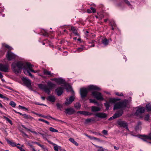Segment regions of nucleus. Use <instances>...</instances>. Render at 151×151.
Here are the masks:
<instances>
[{"mask_svg":"<svg viewBox=\"0 0 151 151\" xmlns=\"http://www.w3.org/2000/svg\"><path fill=\"white\" fill-rule=\"evenodd\" d=\"M27 65V62L18 61L13 63L12 65V68L13 71L17 74L20 73L22 69H23L24 70L26 68Z\"/></svg>","mask_w":151,"mask_h":151,"instance_id":"obj_1","label":"nucleus"},{"mask_svg":"<svg viewBox=\"0 0 151 151\" xmlns=\"http://www.w3.org/2000/svg\"><path fill=\"white\" fill-rule=\"evenodd\" d=\"M101 89L96 86L90 85L87 88H83L80 89V94L82 98L86 97L88 93L90 91L92 90H100Z\"/></svg>","mask_w":151,"mask_h":151,"instance_id":"obj_2","label":"nucleus"},{"mask_svg":"<svg viewBox=\"0 0 151 151\" xmlns=\"http://www.w3.org/2000/svg\"><path fill=\"white\" fill-rule=\"evenodd\" d=\"M47 85L45 84H39L38 85L39 88L43 90L48 94H50V91L55 86V85L50 81L47 82Z\"/></svg>","mask_w":151,"mask_h":151,"instance_id":"obj_3","label":"nucleus"},{"mask_svg":"<svg viewBox=\"0 0 151 151\" xmlns=\"http://www.w3.org/2000/svg\"><path fill=\"white\" fill-rule=\"evenodd\" d=\"M128 101L125 100L122 102H119L116 104L114 106V109L115 110L124 108L127 105Z\"/></svg>","mask_w":151,"mask_h":151,"instance_id":"obj_4","label":"nucleus"},{"mask_svg":"<svg viewBox=\"0 0 151 151\" xmlns=\"http://www.w3.org/2000/svg\"><path fill=\"white\" fill-rule=\"evenodd\" d=\"M91 95L98 100L101 101L104 99V98L101 93L96 91H93L91 93Z\"/></svg>","mask_w":151,"mask_h":151,"instance_id":"obj_5","label":"nucleus"},{"mask_svg":"<svg viewBox=\"0 0 151 151\" xmlns=\"http://www.w3.org/2000/svg\"><path fill=\"white\" fill-rule=\"evenodd\" d=\"M9 69V67L7 65L0 64V70L5 72H7Z\"/></svg>","mask_w":151,"mask_h":151,"instance_id":"obj_6","label":"nucleus"},{"mask_svg":"<svg viewBox=\"0 0 151 151\" xmlns=\"http://www.w3.org/2000/svg\"><path fill=\"white\" fill-rule=\"evenodd\" d=\"M16 56L14 55V53L10 51H9L7 53L6 55V57L9 60H10L12 59H14Z\"/></svg>","mask_w":151,"mask_h":151,"instance_id":"obj_7","label":"nucleus"},{"mask_svg":"<svg viewBox=\"0 0 151 151\" xmlns=\"http://www.w3.org/2000/svg\"><path fill=\"white\" fill-rule=\"evenodd\" d=\"M145 111V108L144 107L139 108L137 110L135 114L138 116H139L140 117H142L141 115L142 114L144 113Z\"/></svg>","mask_w":151,"mask_h":151,"instance_id":"obj_8","label":"nucleus"},{"mask_svg":"<svg viewBox=\"0 0 151 151\" xmlns=\"http://www.w3.org/2000/svg\"><path fill=\"white\" fill-rule=\"evenodd\" d=\"M118 124L121 127H123L126 128L128 131H129L127 127V123L124 121H119L118 122Z\"/></svg>","mask_w":151,"mask_h":151,"instance_id":"obj_9","label":"nucleus"},{"mask_svg":"<svg viewBox=\"0 0 151 151\" xmlns=\"http://www.w3.org/2000/svg\"><path fill=\"white\" fill-rule=\"evenodd\" d=\"M22 80L26 86L28 87H30L31 86V82L30 80L28 78H23Z\"/></svg>","mask_w":151,"mask_h":151,"instance_id":"obj_10","label":"nucleus"},{"mask_svg":"<svg viewBox=\"0 0 151 151\" xmlns=\"http://www.w3.org/2000/svg\"><path fill=\"white\" fill-rule=\"evenodd\" d=\"M33 66L30 63H27V65L26 66V68H27L28 69L32 72L36 73L37 72H39L40 71L39 70H38L36 71H35L32 69V67Z\"/></svg>","mask_w":151,"mask_h":151,"instance_id":"obj_11","label":"nucleus"},{"mask_svg":"<svg viewBox=\"0 0 151 151\" xmlns=\"http://www.w3.org/2000/svg\"><path fill=\"white\" fill-rule=\"evenodd\" d=\"M123 113V111L121 110L115 113L112 116V117L115 119L119 117L122 115Z\"/></svg>","mask_w":151,"mask_h":151,"instance_id":"obj_12","label":"nucleus"},{"mask_svg":"<svg viewBox=\"0 0 151 151\" xmlns=\"http://www.w3.org/2000/svg\"><path fill=\"white\" fill-rule=\"evenodd\" d=\"M96 116L100 118H104L107 116L106 114L102 113H98L95 114Z\"/></svg>","mask_w":151,"mask_h":151,"instance_id":"obj_13","label":"nucleus"},{"mask_svg":"<svg viewBox=\"0 0 151 151\" xmlns=\"http://www.w3.org/2000/svg\"><path fill=\"white\" fill-rule=\"evenodd\" d=\"M63 88L59 87L56 89L55 91L58 96L61 95L62 94L63 92Z\"/></svg>","mask_w":151,"mask_h":151,"instance_id":"obj_14","label":"nucleus"},{"mask_svg":"<svg viewBox=\"0 0 151 151\" xmlns=\"http://www.w3.org/2000/svg\"><path fill=\"white\" fill-rule=\"evenodd\" d=\"M142 137L141 139L145 141H147L148 140H151V133L148 136L145 135L141 136Z\"/></svg>","mask_w":151,"mask_h":151,"instance_id":"obj_15","label":"nucleus"},{"mask_svg":"<svg viewBox=\"0 0 151 151\" xmlns=\"http://www.w3.org/2000/svg\"><path fill=\"white\" fill-rule=\"evenodd\" d=\"M65 113L70 114H73L75 111V110L72 108H68L65 109Z\"/></svg>","mask_w":151,"mask_h":151,"instance_id":"obj_16","label":"nucleus"},{"mask_svg":"<svg viewBox=\"0 0 151 151\" xmlns=\"http://www.w3.org/2000/svg\"><path fill=\"white\" fill-rule=\"evenodd\" d=\"M51 80L54 81L56 83H59V84L63 83L65 82L64 80L61 78H55L51 79Z\"/></svg>","mask_w":151,"mask_h":151,"instance_id":"obj_17","label":"nucleus"},{"mask_svg":"<svg viewBox=\"0 0 151 151\" xmlns=\"http://www.w3.org/2000/svg\"><path fill=\"white\" fill-rule=\"evenodd\" d=\"M43 73L45 75L48 76L49 77H53V73H51L50 71L46 70L44 69L43 71Z\"/></svg>","mask_w":151,"mask_h":151,"instance_id":"obj_18","label":"nucleus"},{"mask_svg":"<svg viewBox=\"0 0 151 151\" xmlns=\"http://www.w3.org/2000/svg\"><path fill=\"white\" fill-rule=\"evenodd\" d=\"M47 100L51 102H54L55 101V97L53 96H49L47 98Z\"/></svg>","mask_w":151,"mask_h":151,"instance_id":"obj_19","label":"nucleus"},{"mask_svg":"<svg viewBox=\"0 0 151 151\" xmlns=\"http://www.w3.org/2000/svg\"><path fill=\"white\" fill-rule=\"evenodd\" d=\"M27 68H26L24 70V73L27 75H28L30 76L31 77L33 78L34 77L33 75H32L31 73L29 70H28Z\"/></svg>","mask_w":151,"mask_h":151,"instance_id":"obj_20","label":"nucleus"},{"mask_svg":"<svg viewBox=\"0 0 151 151\" xmlns=\"http://www.w3.org/2000/svg\"><path fill=\"white\" fill-rule=\"evenodd\" d=\"M71 30L76 35H79V34L77 32V30L75 29L74 27H71Z\"/></svg>","mask_w":151,"mask_h":151,"instance_id":"obj_21","label":"nucleus"},{"mask_svg":"<svg viewBox=\"0 0 151 151\" xmlns=\"http://www.w3.org/2000/svg\"><path fill=\"white\" fill-rule=\"evenodd\" d=\"M100 108L96 106H92L91 107V111L93 112L97 111L100 110Z\"/></svg>","mask_w":151,"mask_h":151,"instance_id":"obj_22","label":"nucleus"},{"mask_svg":"<svg viewBox=\"0 0 151 151\" xmlns=\"http://www.w3.org/2000/svg\"><path fill=\"white\" fill-rule=\"evenodd\" d=\"M7 142L8 144L10 145L12 147H15L16 146V143L12 141H10L8 139L7 140Z\"/></svg>","mask_w":151,"mask_h":151,"instance_id":"obj_23","label":"nucleus"},{"mask_svg":"<svg viewBox=\"0 0 151 151\" xmlns=\"http://www.w3.org/2000/svg\"><path fill=\"white\" fill-rule=\"evenodd\" d=\"M85 48L84 46L82 45L80 47H78L77 50H75V52H79L82 51Z\"/></svg>","mask_w":151,"mask_h":151,"instance_id":"obj_24","label":"nucleus"},{"mask_svg":"<svg viewBox=\"0 0 151 151\" xmlns=\"http://www.w3.org/2000/svg\"><path fill=\"white\" fill-rule=\"evenodd\" d=\"M23 117L24 118L27 119H29L30 120H32V119H33L32 117L30 116L29 115L25 114H24V115H23Z\"/></svg>","mask_w":151,"mask_h":151,"instance_id":"obj_25","label":"nucleus"},{"mask_svg":"<svg viewBox=\"0 0 151 151\" xmlns=\"http://www.w3.org/2000/svg\"><path fill=\"white\" fill-rule=\"evenodd\" d=\"M102 42L104 45L106 46L108 44L109 41L106 38H104L102 40Z\"/></svg>","mask_w":151,"mask_h":151,"instance_id":"obj_26","label":"nucleus"},{"mask_svg":"<svg viewBox=\"0 0 151 151\" xmlns=\"http://www.w3.org/2000/svg\"><path fill=\"white\" fill-rule=\"evenodd\" d=\"M146 108L147 111H151V103L146 105Z\"/></svg>","mask_w":151,"mask_h":151,"instance_id":"obj_27","label":"nucleus"},{"mask_svg":"<svg viewBox=\"0 0 151 151\" xmlns=\"http://www.w3.org/2000/svg\"><path fill=\"white\" fill-rule=\"evenodd\" d=\"M55 145L54 147V149L55 151H58V150L61 149V147L59 146H58L57 145L54 144Z\"/></svg>","mask_w":151,"mask_h":151,"instance_id":"obj_28","label":"nucleus"},{"mask_svg":"<svg viewBox=\"0 0 151 151\" xmlns=\"http://www.w3.org/2000/svg\"><path fill=\"white\" fill-rule=\"evenodd\" d=\"M95 146L97 147L98 148V149L97 150V151H106L105 150H106L105 149L103 148L102 147H99L98 146H97V145H94Z\"/></svg>","mask_w":151,"mask_h":151,"instance_id":"obj_29","label":"nucleus"},{"mask_svg":"<svg viewBox=\"0 0 151 151\" xmlns=\"http://www.w3.org/2000/svg\"><path fill=\"white\" fill-rule=\"evenodd\" d=\"M22 127H23V128L25 129H26V130H28V131H30L31 132L34 133V134H38L35 131H32L31 130H30V129H28L27 128V127H25L24 125H22Z\"/></svg>","mask_w":151,"mask_h":151,"instance_id":"obj_30","label":"nucleus"},{"mask_svg":"<svg viewBox=\"0 0 151 151\" xmlns=\"http://www.w3.org/2000/svg\"><path fill=\"white\" fill-rule=\"evenodd\" d=\"M64 88L66 89L67 90H68L71 89V87L70 85L68 84H66L65 85Z\"/></svg>","mask_w":151,"mask_h":151,"instance_id":"obj_31","label":"nucleus"},{"mask_svg":"<svg viewBox=\"0 0 151 151\" xmlns=\"http://www.w3.org/2000/svg\"><path fill=\"white\" fill-rule=\"evenodd\" d=\"M85 116H91L92 114V113L86 111H83V114Z\"/></svg>","mask_w":151,"mask_h":151,"instance_id":"obj_32","label":"nucleus"},{"mask_svg":"<svg viewBox=\"0 0 151 151\" xmlns=\"http://www.w3.org/2000/svg\"><path fill=\"white\" fill-rule=\"evenodd\" d=\"M75 108L77 109H80L81 105L78 103H77L74 105Z\"/></svg>","mask_w":151,"mask_h":151,"instance_id":"obj_33","label":"nucleus"},{"mask_svg":"<svg viewBox=\"0 0 151 151\" xmlns=\"http://www.w3.org/2000/svg\"><path fill=\"white\" fill-rule=\"evenodd\" d=\"M4 119H5L11 125H12V121L10 120L9 118L5 116H4Z\"/></svg>","mask_w":151,"mask_h":151,"instance_id":"obj_34","label":"nucleus"},{"mask_svg":"<svg viewBox=\"0 0 151 151\" xmlns=\"http://www.w3.org/2000/svg\"><path fill=\"white\" fill-rule=\"evenodd\" d=\"M50 130L52 132H58V130L57 129H55L54 128L50 127L49 128Z\"/></svg>","mask_w":151,"mask_h":151,"instance_id":"obj_35","label":"nucleus"},{"mask_svg":"<svg viewBox=\"0 0 151 151\" xmlns=\"http://www.w3.org/2000/svg\"><path fill=\"white\" fill-rule=\"evenodd\" d=\"M89 101L90 102L93 103L95 104H96L98 105H99V104L98 102L96 101L95 99H90Z\"/></svg>","mask_w":151,"mask_h":151,"instance_id":"obj_36","label":"nucleus"},{"mask_svg":"<svg viewBox=\"0 0 151 151\" xmlns=\"http://www.w3.org/2000/svg\"><path fill=\"white\" fill-rule=\"evenodd\" d=\"M118 100V99H110L109 101L111 103H114Z\"/></svg>","mask_w":151,"mask_h":151,"instance_id":"obj_37","label":"nucleus"},{"mask_svg":"<svg viewBox=\"0 0 151 151\" xmlns=\"http://www.w3.org/2000/svg\"><path fill=\"white\" fill-rule=\"evenodd\" d=\"M104 105L106 107V109L107 110L109 108V104L108 102H106L104 104Z\"/></svg>","mask_w":151,"mask_h":151,"instance_id":"obj_38","label":"nucleus"},{"mask_svg":"<svg viewBox=\"0 0 151 151\" xmlns=\"http://www.w3.org/2000/svg\"><path fill=\"white\" fill-rule=\"evenodd\" d=\"M140 124V122H139L138 123V125L136 126L135 127V129L137 130H140L141 129V127L139 125Z\"/></svg>","mask_w":151,"mask_h":151,"instance_id":"obj_39","label":"nucleus"},{"mask_svg":"<svg viewBox=\"0 0 151 151\" xmlns=\"http://www.w3.org/2000/svg\"><path fill=\"white\" fill-rule=\"evenodd\" d=\"M9 104L13 107H15L16 105L15 103L13 101H11L9 103Z\"/></svg>","mask_w":151,"mask_h":151,"instance_id":"obj_40","label":"nucleus"},{"mask_svg":"<svg viewBox=\"0 0 151 151\" xmlns=\"http://www.w3.org/2000/svg\"><path fill=\"white\" fill-rule=\"evenodd\" d=\"M69 100L70 103H71L74 100V98L73 96H72L69 98Z\"/></svg>","mask_w":151,"mask_h":151,"instance_id":"obj_41","label":"nucleus"},{"mask_svg":"<svg viewBox=\"0 0 151 151\" xmlns=\"http://www.w3.org/2000/svg\"><path fill=\"white\" fill-rule=\"evenodd\" d=\"M93 120V119H87L85 120L86 123H88L90 122L91 121Z\"/></svg>","mask_w":151,"mask_h":151,"instance_id":"obj_42","label":"nucleus"},{"mask_svg":"<svg viewBox=\"0 0 151 151\" xmlns=\"http://www.w3.org/2000/svg\"><path fill=\"white\" fill-rule=\"evenodd\" d=\"M102 133L105 135H108V131L106 130H104L102 131Z\"/></svg>","mask_w":151,"mask_h":151,"instance_id":"obj_43","label":"nucleus"},{"mask_svg":"<svg viewBox=\"0 0 151 151\" xmlns=\"http://www.w3.org/2000/svg\"><path fill=\"white\" fill-rule=\"evenodd\" d=\"M42 146H40V147L42 148V149L44 151H47L48 150L47 148L46 147H44V146L43 145H41Z\"/></svg>","mask_w":151,"mask_h":151,"instance_id":"obj_44","label":"nucleus"},{"mask_svg":"<svg viewBox=\"0 0 151 151\" xmlns=\"http://www.w3.org/2000/svg\"><path fill=\"white\" fill-rule=\"evenodd\" d=\"M115 94L116 95H118L119 96H123V94L122 93H119L118 92H116Z\"/></svg>","mask_w":151,"mask_h":151,"instance_id":"obj_45","label":"nucleus"},{"mask_svg":"<svg viewBox=\"0 0 151 151\" xmlns=\"http://www.w3.org/2000/svg\"><path fill=\"white\" fill-rule=\"evenodd\" d=\"M71 103H70V101H69V100L67 99L65 101V104L66 105H68L69 104H70Z\"/></svg>","mask_w":151,"mask_h":151,"instance_id":"obj_46","label":"nucleus"},{"mask_svg":"<svg viewBox=\"0 0 151 151\" xmlns=\"http://www.w3.org/2000/svg\"><path fill=\"white\" fill-rule=\"evenodd\" d=\"M150 116L149 114L146 115L145 117V119L146 120H148Z\"/></svg>","mask_w":151,"mask_h":151,"instance_id":"obj_47","label":"nucleus"},{"mask_svg":"<svg viewBox=\"0 0 151 151\" xmlns=\"http://www.w3.org/2000/svg\"><path fill=\"white\" fill-rule=\"evenodd\" d=\"M69 140L73 143L75 142L74 139L72 138H69Z\"/></svg>","mask_w":151,"mask_h":151,"instance_id":"obj_48","label":"nucleus"},{"mask_svg":"<svg viewBox=\"0 0 151 151\" xmlns=\"http://www.w3.org/2000/svg\"><path fill=\"white\" fill-rule=\"evenodd\" d=\"M56 106L58 109H60L61 107V105L59 103H57L56 104Z\"/></svg>","mask_w":151,"mask_h":151,"instance_id":"obj_49","label":"nucleus"},{"mask_svg":"<svg viewBox=\"0 0 151 151\" xmlns=\"http://www.w3.org/2000/svg\"><path fill=\"white\" fill-rule=\"evenodd\" d=\"M38 115L40 116H41L45 118H47L48 119H49V118H47V116H45L41 114H39Z\"/></svg>","mask_w":151,"mask_h":151,"instance_id":"obj_50","label":"nucleus"},{"mask_svg":"<svg viewBox=\"0 0 151 151\" xmlns=\"http://www.w3.org/2000/svg\"><path fill=\"white\" fill-rule=\"evenodd\" d=\"M19 109H25L27 110V108H26L24 106H22L20 105H19Z\"/></svg>","mask_w":151,"mask_h":151,"instance_id":"obj_51","label":"nucleus"},{"mask_svg":"<svg viewBox=\"0 0 151 151\" xmlns=\"http://www.w3.org/2000/svg\"><path fill=\"white\" fill-rule=\"evenodd\" d=\"M5 47H6L9 49V50H11L12 49V47L8 45H6Z\"/></svg>","mask_w":151,"mask_h":151,"instance_id":"obj_52","label":"nucleus"},{"mask_svg":"<svg viewBox=\"0 0 151 151\" xmlns=\"http://www.w3.org/2000/svg\"><path fill=\"white\" fill-rule=\"evenodd\" d=\"M32 143L33 144H36L37 145H38V146H40V147L41 146V145H41V144H40V143H39L37 142H32Z\"/></svg>","mask_w":151,"mask_h":151,"instance_id":"obj_53","label":"nucleus"},{"mask_svg":"<svg viewBox=\"0 0 151 151\" xmlns=\"http://www.w3.org/2000/svg\"><path fill=\"white\" fill-rule=\"evenodd\" d=\"M90 9L92 11V12L93 13H95L96 12V9L93 7H91Z\"/></svg>","mask_w":151,"mask_h":151,"instance_id":"obj_54","label":"nucleus"},{"mask_svg":"<svg viewBox=\"0 0 151 151\" xmlns=\"http://www.w3.org/2000/svg\"><path fill=\"white\" fill-rule=\"evenodd\" d=\"M96 42L94 40H92L90 42H89V43L93 44L95 42Z\"/></svg>","mask_w":151,"mask_h":151,"instance_id":"obj_55","label":"nucleus"},{"mask_svg":"<svg viewBox=\"0 0 151 151\" xmlns=\"http://www.w3.org/2000/svg\"><path fill=\"white\" fill-rule=\"evenodd\" d=\"M0 97L3 98V99H5L6 98V97L4 96H3L2 94H1L0 93Z\"/></svg>","mask_w":151,"mask_h":151,"instance_id":"obj_56","label":"nucleus"},{"mask_svg":"<svg viewBox=\"0 0 151 151\" xmlns=\"http://www.w3.org/2000/svg\"><path fill=\"white\" fill-rule=\"evenodd\" d=\"M91 10V9H88L87 10V12L89 13H92V11Z\"/></svg>","mask_w":151,"mask_h":151,"instance_id":"obj_57","label":"nucleus"},{"mask_svg":"<svg viewBox=\"0 0 151 151\" xmlns=\"http://www.w3.org/2000/svg\"><path fill=\"white\" fill-rule=\"evenodd\" d=\"M125 2L127 4L129 5L130 4V3L127 0H125Z\"/></svg>","mask_w":151,"mask_h":151,"instance_id":"obj_58","label":"nucleus"},{"mask_svg":"<svg viewBox=\"0 0 151 151\" xmlns=\"http://www.w3.org/2000/svg\"><path fill=\"white\" fill-rule=\"evenodd\" d=\"M39 121H42V122H45V120L42 119H38Z\"/></svg>","mask_w":151,"mask_h":151,"instance_id":"obj_59","label":"nucleus"},{"mask_svg":"<svg viewBox=\"0 0 151 151\" xmlns=\"http://www.w3.org/2000/svg\"><path fill=\"white\" fill-rule=\"evenodd\" d=\"M89 138L91 139H94L95 138V137L91 136L89 137Z\"/></svg>","mask_w":151,"mask_h":151,"instance_id":"obj_60","label":"nucleus"},{"mask_svg":"<svg viewBox=\"0 0 151 151\" xmlns=\"http://www.w3.org/2000/svg\"><path fill=\"white\" fill-rule=\"evenodd\" d=\"M114 148L116 150H118L119 149V147H116V146H114Z\"/></svg>","mask_w":151,"mask_h":151,"instance_id":"obj_61","label":"nucleus"},{"mask_svg":"<svg viewBox=\"0 0 151 151\" xmlns=\"http://www.w3.org/2000/svg\"><path fill=\"white\" fill-rule=\"evenodd\" d=\"M73 144L76 146H78V144L76 141L73 142Z\"/></svg>","mask_w":151,"mask_h":151,"instance_id":"obj_62","label":"nucleus"},{"mask_svg":"<svg viewBox=\"0 0 151 151\" xmlns=\"http://www.w3.org/2000/svg\"><path fill=\"white\" fill-rule=\"evenodd\" d=\"M95 139H95V140H96L97 141H100V139H99L98 138H96V137H95Z\"/></svg>","mask_w":151,"mask_h":151,"instance_id":"obj_63","label":"nucleus"},{"mask_svg":"<svg viewBox=\"0 0 151 151\" xmlns=\"http://www.w3.org/2000/svg\"><path fill=\"white\" fill-rule=\"evenodd\" d=\"M27 145H29V146H30V147H32V146H33L32 145H31L29 143V142H27Z\"/></svg>","mask_w":151,"mask_h":151,"instance_id":"obj_64","label":"nucleus"}]
</instances>
